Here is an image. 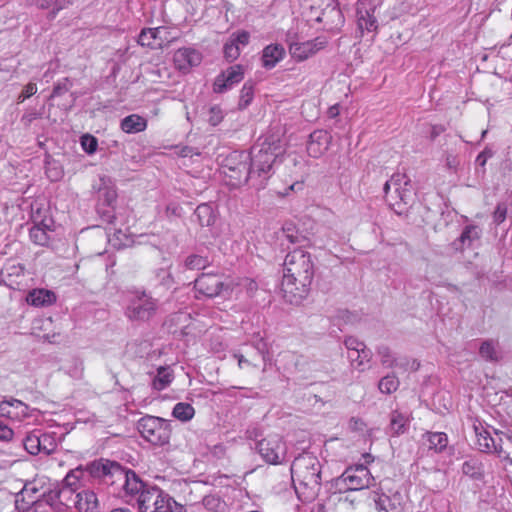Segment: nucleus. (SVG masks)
I'll list each match as a JSON object with an SVG mask.
<instances>
[{
  "label": "nucleus",
  "instance_id": "obj_1",
  "mask_svg": "<svg viewBox=\"0 0 512 512\" xmlns=\"http://www.w3.org/2000/svg\"><path fill=\"white\" fill-rule=\"evenodd\" d=\"M314 277L311 254L301 248L289 252L283 263L281 289L287 302L300 303L309 293Z\"/></svg>",
  "mask_w": 512,
  "mask_h": 512
},
{
  "label": "nucleus",
  "instance_id": "obj_2",
  "mask_svg": "<svg viewBox=\"0 0 512 512\" xmlns=\"http://www.w3.org/2000/svg\"><path fill=\"white\" fill-rule=\"evenodd\" d=\"M283 146L278 136L268 135L251 148L249 166L255 182L253 186L263 188L266 180L271 176L273 166L282 161Z\"/></svg>",
  "mask_w": 512,
  "mask_h": 512
},
{
  "label": "nucleus",
  "instance_id": "obj_3",
  "mask_svg": "<svg viewBox=\"0 0 512 512\" xmlns=\"http://www.w3.org/2000/svg\"><path fill=\"white\" fill-rule=\"evenodd\" d=\"M291 476L294 483L307 491V497L314 498L321 489V464L311 453H303L291 464Z\"/></svg>",
  "mask_w": 512,
  "mask_h": 512
},
{
  "label": "nucleus",
  "instance_id": "obj_4",
  "mask_svg": "<svg viewBox=\"0 0 512 512\" xmlns=\"http://www.w3.org/2000/svg\"><path fill=\"white\" fill-rule=\"evenodd\" d=\"M137 503L141 512H185L183 505L157 486L144 488Z\"/></svg>",
  "mask_w": 512,
  "mask_h": 512
},
{
  "label": "nucleus",
  "instance_id": "obj_5",
  "mask_svg": "<svg viewBox=\"0 0 512 512\" xmlns=\"http://www.w3.org/2000/svg\"><path fill=\"white\" fill-rule=\"evenodd\" d=\"M250 155L245 152H233L225 160L223 165V173L229 178L230 185L237 187L252 181L255 182L252 176V171L249 166Z\"/></svg>",
  "mask_w": 512,
  "mask_h": 512
},
{
  "label": "nucleus",
  "instance_id": "obj_6",
  "mask_svg": "<svg viewBox=\"0 0 512 512\" xmlns=\"http://www.w3.org/2000/svg\"><path fill=\"white\" fill-rule=\"evenodd\" d=\"M141 436L152 445L163 446L171 436L170 423L160 417L146 415L137 424Z\"/></svg>",
  "mask_w": 512,
  "mask_h": 512
},
{
  "label": "nucleus",
  "instance_id": "obj_7",
  "mask_svg": "<svg viewBox=\"0 0 512 512\" xmlns=\"http://www.w3.org/2000/svg\"><path fill=\"white\" fill-rule=\"evenodd\" d=\"M372 477L364 465L347 468L341 476L335 478L332 486L340 493L357 491L369 487Z\"/></svg>",
  "mask_w": 512,
  "mask_h": 512
},
{
  "label": "nucleus",
  "instance_id": "obj_8",
  "mask_svg": "<svg viewBox=\"0 0 512 512\" xmlns=\"http://www.w3.org/2000/svg\"><path fill=\"white\" fill-rule=\"evenodd\" d=\"M158 300L145 291L137 292L129 301L125 310L126 317L131 321L145 322L157 312Z\"/></svg>",
  "mask_w": 512,
  "mask_h": 512
},
{
  "label": "nucleus",
  "instance_id": "obj_9",
  "mask_svg": "<svg viewBox=\"0 0 512 512\" xmlns=\"http://www.w3.org/2000/svg\"><path fill=\"white\" fill-rule=\"evenodd\" d=\"M256 450L263 461L271 465L281 464L287 454L286 444L282 437L277 434L261 439L256 445Z\"/></svg>",
  "mask_w": 512,
  "mask_h": 512
},
{
  "label": "nucleus",
  "instance_id": "obj_10",
  "mask_svg": "<svg viewBox=\"0 0 512 512\" xmlns=\"http://www.w3.org/2000/svg\"><path fill=\"white\" fill-rule=\"evenodd\" d=\"M91 476L102 478L106 483L114 484L118 477H123V467L113 461L100 459L90 463L87 467Z\"/></svg>",
  "mask_w": 512,
  "mask_h": 512
},
{
  "label": "nucleus",
  "instance_id": "obj_11",
  "mask_svg": "<svg viewBox=\"0 0 512 512\" xmlns=\"http://www.w3.org/2000/svg\"><path fill=\"white\" fill-rule=\"evenodd\" d=\"M175 37L170 36L168 28L160 26L156 28H144L138 36V43L152 49L163 48Z\"/></svg>",
  "mask_w": 512,
  "mask_h": 512
},
{
  "label": "nucleus",
  "instance_id": "obj_12",
  "mask_svg": "<svg viewBox=\"0 0 512 512\" xmlns=\"http://www.w3.org/2000/svg\"><path fill=\"white\" fill-rule=\"evenodd\" d=\"M195 289L202 295L213 298L220 295L225 288L223 276L217 273H202L196 278Z\"/></svg>",
  "mask_w": 512,
  "mask_h": 512
},
{
  "label": "nucleus",
  "instance_id": "obj_13",
  "mask_svg": "<svg viewBox=\"0 0 512 512\" xmlns=\"http://www.w3.org/2000/svg\"><path fill=\"white\" fill-rule=\"evenodd\" d=\"M243 78L244 68L242 65L230 66L215 78L213 90L215 93H224L241 82Z\"/></svg>",
  "mask_w": 512,
  "mask_h": 512
},
{
  "label": "nucleus",
  "instance_id": "obj_14",
  "mask_svg": "<svg viewBox=\"0 0 512 512\" xmlns=\"http://www.w3.org/2000/svg\"><path fill=\"white\" fill-rule=\"evenodd\" d=\"M482 235V229L478 225H466L459 237L452 241L449 245L453 252H463L465 249L473 248Z\"/></svg>",
  "mask_w": 512,
  "mask_h": 512
},
{
  "label": "nucleus",
  "instance_id": "obj_15",
  "mask_svg": "<svg viewBox=\"0 0 512 512\" xmlns=\"http://www.w3.org/2000/svg\"><path fill=\"white\" fill-rule=\"evenodd\" d=\"M376 11L377 8L368 2H357V24L362 32H375L378 29Z\"/></svg>",
  "mask_w": 512,
  "mask_h": 512
},
{
  "label": "nucleus",
  "instance_id": "obj_16",
  "mask_svg": "<svg viewBox=\"0 0 512 512\" xmlns=\"http://www.w3.org/2000/svg\"><path fill=\"white\" fill-rule=\"evenodd\" d=\"M250 35L246 31L232 33L223 47L224 57L227 61L236 60L241 52V48L249 43Z\"/></svg>",
  "mask_w": 512,
  "mask_h": 512
},
{
  "label": "nucleus",
  "instance_id": "obj_17",
  "mask_svg": "<svg viewBox=\"0 0 512 512\" xmlns=\"http://www.w3.org/2000/svg\"><path fill=\"white\" fill-rule=\"evenodd\" d=\"M331 135L326 130L313 131L307 143V152L313 158L321 157L329 148Z\"/></svg>",
  "mask_w": 512,
  "mask_h": 512
},
{
  "label": "nucleus",
  "instance_id": "obj_18",
  "mask_svg": "<svg viewBox=\"0 0 512 512\" xmlns=\"http://www.w3.org/2000/svg\"><path fill=\"white\" fill-rule=\"evenodd\" d=\"M325 42L316 38L305 42H291L289 52L297 61H303L324 48Z\"/></svg>",
  "mask_w": 512,
  "mask_h": 512
},
{
  "label": "nucleus",
  "instance_id": "obj_19",
  "mask_svg": "<svg viewBox=\"0 0 512 512\" xmlns=\"http://www.w3.org/2000/svg\"><path fill=\"white\" fill-rule=\"evenodd\" d=\"M0 416L21 421L30 416L29 407L15 398L5 399L0 402Z\"/></svg>",
  "mask_w": 512,
  "mask_h": 512
},
{
  "label": "nucleus",
  "instance_id": "obj_20",
  "mask_svg": "<svg viewBox=\"0 0 512 512\" xmlns=\"http://www.w3.org/2000/svg\"><path fill=\"white\" fill-rule=\"evenodd\" d=\"M173 60L177 69L188 72L192 67L201 63L202 56L194 48H180L174 53Z\"/></svg>",
  "mask_w": 512,
  "mask_h": 512
},
{
  "label": "nucleus",
  "instance_id": "obj_21",
  "mask_svg": "<svg viewBox=\"0 0 512 512\" xmlns=\"http://www.w3.org/2000/svg\"><path fill=\"white\" fill-rule=\"evenodd\" d=\"M475 434L477 437L476 445L481 452L485 453H497L499 456L505 453L506 450L501 443H496V440L490 435V433L483 427L475 426Z\"/></svg>",
  "mask_w": 512,
  "mask_h": 512
},
{
  "label": "nucleus",
  "instance_id": "obj_22",
  "mask_svg": "<svg viewBox=\"0 0 512 512\" xmlns=\"http://www.w3.org/2000/svg\"><path fill=\"white\" fill-rule=\"evenodd\" d=\"M391 185L394 187V193L401 201L406 204L411 194V181L405 174H394L390 181H386V196L390 194Z\"/></svg>",
  "mask_w": 512,
  "mask_h": 512
},
{
  "label": "nucleus",
  "instance_id": "obj_23",
  "mask_svg": "<svg viewBox=\"0 0 512 512\" xmlns=\"http://www.w3.org/2000/svg\"><path fill=\"white\" fill-rule=\"evenodd\" d=\"M123 477H118L117 482L122 483L123 488L128 494L134 495L140 493L149 485L143 483L136 473L132 470L122 469Z\"/></svg>",
  "mask_w": 512,
  "mask_h": 512
},
{
  "label": "nucleus",
  "instance_id": "obj_24",
  "mask_svg": "<svg viewBox=\"0 0 512 512\" xmlns=\"http://www.w3.org/2000/svg\"><path fill=\"white\" fill-rule=\"evenodd\" d=\"M83 471L80 468L71 470L63 480V488L58 492L50 491L48 497L51 501H56L62 493L75 492L79 487L80 478Z\"/></svg>",
  "mask_w": 512,
  "mask_h": 512
},
{
  "label": "nucleus",
  "instance_id": "obj_25",
  "mask_svg": "<svg viewBox=\"0 0 512 512\" xmlns=\"http://www.w3.org/2000/svg\"><path fill=\"white\" fill-rule=\"evenodd\" d=\"M26 301L35 307H45L56 302V295L51 290L43 288L33 289L27 294Z\"/></svg>",
  "mask_w": 512,
  "mask_h": 512
},
{
  "label": "nucleus",
  "instance_id": "obj_26",
  "mask_svg": "<svg viewBox=\"0 0 512 512\" xmlns=\"http://www.w3.org/2000/svg\"><path fill=\"white\" fill-rule=\"evenodd\" d=\"M285 55V50L280 44L266 46L262 52V65L266 69L274 68Z\"/></svg>",
  "mask_w": 512,
  "mask_h": 512
},
{
  "label": "nucleus",
  "instance_id": "obj_27",
  "mask_svg": "<svg viewBox=\"0 0 512 512\" xmlns=\"http://www.w3.org/2000/svg\"><path fill=\"white\" fill-rule=\"evenodd\" d=\"M76 507L80 512H97L98 498L91 490H83L76 494Z\"/></svg>",
  "mask_w": 512,
  "mask_h": 512
},
{
  "label": "nucleus",
  "instance_id": "obj_28",
  "mask_svg": "<svg viewBox=\"0 0 512 512\" xmlns=\"http://www.w3.org/2000/svg\"><path fill=\"white\" fill-rule=\"evenodd\" d=\"M1 279L8 287L12 289L19 288L18 278L24 277V268L19 264L6 265L1 270Z\"/></svg>",
  "mask_w": 512,
  "mask_h": 512
},
{
  "label": "nucleus",
  "instance_id": "obj_29",
  "mask_svg": "<svg viewBox=\"0 0 512 512\" xmlns=\"http://www.w3.org/2000/svg\"><path fill=\"white\" fill-rule=\"evenodd\" d=\"M266 343L259 340L255 346L254 355L250 359L246 358L243 354H235L234 357L238 360V366L243 368L244 364L251 365L255 368L259 367V361L265 362L266 360Z\"/></svg>",
  "mask_w": 512,
  "mask_h": 512
},
{
  "label": "nucleus",
  "instance_id": "obj_30",
  "mask_svg": "<svg viewBox=\"0 0 512 512\" xmlns=\"http://www.w3.org/2000/svg\"><path fill=\"white\" fill-rule=\"evenodd\" d=\"M121 129L128 134L142 132L147 127V120L140 115L131 114L121 121Z\"/></svg>",
  "mask_w": 512,
  "mask_h": 512
},
{
  "label": "nucleus",
  "instance_id": "obj_31",
  "mask_svg": "<svg viewBox=\"0 0 512 512\" xmlns=\"http://www.w3.org/2000/svg\"><path fill=\"white\" fill-rule=\"evenodd\" d=\"M194 215L202 227L212 226L216 220V214L213 207L207 203L198 205L195 209Z\"/></svg>",
  "mask_w": 512,
  "mask_h": 512
},
{
  "label": "nucleus",
  "instance_id": "obj_32",
  "mask_svg": "<svg viewBox=\"0 0 512 512\" xmlns=\"http://www.w3.org/2000/svg\"><path fill=\"white\" fill-rule=\"evenodd\" d=\"M173 378L171 369L161 366L157 369V374L152 380V387L157 391H162L170 385Z\"/></svg>",
  "mask_w": 512,
  "mask_h": 512
},
{
  "label": "nucleus",
  "instance_id": "obj_33",
  "mask_svg": "<svg viewBox=\"0 0 512 512\" xmlns=\"http://www.w3.org/2000/svg\"><path fill=\"white\" fill-rule=\"evenodd\" d=\"M462 472L474 480H481L484 477V468L481 461L470 458L462 464Z\"/></svg>",
  "mask_w": 512,
  "mask_h": 512
},
{
  "label": "nucleus",
  "instance_id": "obj_34",
  "mask_svg": "<svg viewBox=\"0 0 512 512\" xmlns=\"http://www.w3.org/2000/svg\"><path fill=\"white\" fill-rule=\"evenodd\" d=\"M20 443L23 445L24 449L31 455H38L40 453V430H34L20 440Z\"/></svg>",
  "mask_w": 512,
  "mask_h": 512
},
{
  "label": "nucleus",
  "instance_id": "obj_35",
  "mask_svg": "<svg viewBox=\"0 0 512 512\" xmlns=\"http://www.w3.org/2000/svg\"><path fill=\"white\" fill-rule=\"evenodd\" d=\"M102 185L98 188V200L107 206H112L117 199V192L114 186L108 185L101 178Z\"/></svg>",
  "mask_w": 512,
  "mask_h": 512
},
{
  "label": "nucleus",
  "instance_id": "obj_36",
  "mask_svg": "<svg viewBox=\"0 0 512 512\" xmlns=\"http://www.w3.org/2000/svg\"><path fill=\"white\" fill-rule=\"evenodd\" d=\"M429 443V449H433L437 453H441L448 444V437L443 432H427L425 434Z\"/></svg>",
  "mask_w": 512,
  "mask_h": 512
},
{
  "label": "nucleus",
  "instance_id": "obj_37",
  "mask_svg": "<svg viewBox=\"0 0 512 512\" xmlns=\"http://www.w3.org/2000/svg\"><path fill=\"white\" fill-rule=\"evenodd\" d=\"M408 426V417L398 411H393L391 413L390 419V430L393 435L403 434Z\"/></svg>",
  "mask_w": 512,
  "mask_h": 512
},
{
  "label": "nucleus",
  "instance_id": "obj_38",
  "mask_svg": "<svg viewBox=\"0 0 512 512\" xmlns=\"http://www.w3.org/2000/svg\"><path fill=\"white\" fill-rule=\"evenodd\" d=\"M172 415L182 422H187L194 417L195 409L189 403L179 402L174 406Z\"/></svg>",
  "mask_w": 512,
  "mask_h": 512
},
{
  "label": "nucleus",
  "instance_id": "obj_39",
  "mask_svg": "<svg viewBox=\"0 0 512 512\" xmlns=\"http://www.w3.org/2000/svg\"><path fill=\"white\" fill-rule=\"evenodd\" d=\"M283 236L292 244H301L306 237L300 233L292 222H287L282 227Z\"/></svg>",
  "mask_w": 512,
  "mask_h": 512
},
{
  "label": "nucleus",
  "instance_id": "obj_40",
  "mask_svg": "<svg viewBox=\"0 0 512 512\" xmlns=\"http://www.w3.org/2000/svg\"><path fill=\"white\" fill-rule=\"evenodd\" d=\"M40 453L50 455L57 448L55 433H45L40 430Z\"/></svg>",
  "mask_w": 512,
  "mask_h": 512
},
{
  "label": "nucleus",
  "instance_id": "obj_41",
  "mask_svg": "<svg viewBox=\"0 0 512 512\" xmlns=\"http://www.w3.org/2000/svg\"><path fill=\"white\" fill-rule=\"evenodd\" d=\"M254 97V83L252 81H247L244 83L239 97L238 107L239 109L247 108L252 102Z\"/></svg>",
  "mask_w": 512,
  "mask_h": 512
},
{
  "label": "nucleus",
  "instance_id": "obj_42",
  "mask_svg": "<svg viewBox=\"0 0 512 512\" xmlns=\"http://www.w3.org/2000/svg\"><path fill=\"white\" fill-rule=\"evenodd\" d=\"M30 239L37 245L45 246L49 240V233L41 225H34L29 232Z\"/></svg>",
  "mask_w": 512,
  "mask_h": 512
},
{
  "label": "nucleus",
  "instance_id": "obj_43",
  "mask_svg": "<svg viewBox=\"0 0 512 512\" xmlns=\"http://www.w3.org/2000/svg\"><path fill=\"white\" fill-rule=\"evenodd\" d=\"M38 492V489L32 485V484H28V485H25L21 494L23 496V498H28L29 501L28 503L29 504H35L37 502H39L41 500V498L43 497L45 499V501L47 503H53L54 501H51L48 497V494L46 495L45 493L37 496L36 493Z\"/></svg>",
  "mask_w": 512,
  "mask_h": 512
},
{
  "label": "nucleus",
  "instance_id": "obj_44",
  "mask_svg": "<svg viewBox=\"0 0 512 512\" xmlns=\"http://www.w3.org/2000/svg\"><path fill=\"white\" fill-rule=\"evenodd\" d=\"M210 262L207 257H203L197 254L189 255L185 259V267L190 270H202L209 266Z\"/></svg>",
  "mask_w": 512,
  "mask_h": 512
},
{
  "label": "nucleus",
  "instance_id": "obj_45",
  "mask_svg": "<svg viewBox=\"0 0 512 512\" xmlns=\"http://www.w3.org/2000/svg\"><path fill=\"white\" fill-rule=\"evenodd\" d=\"M202 502L206 509L214 512L220 511L224 506V503L221 501V499L215 495L205 496Z\"/></svg>",
  "mask_w": 512,
  "mask_h": 512
},
{
  "label": "nucleus",
  "instance_id": "obj_46",
  "mask_svg": "<svg viewBox=\"0 0 512 512\" xmlns=\"http://www.w3.org/2000/svg\"><path fill=\"white\" fill-rule=\"evenodd\" d=\"M81 146L86 153L93 154L97 150L98 142L94 136L85 134L81 137Z\"/></svg>",
  "mask_w": 512,
  "mask_h": 512
},
{
  "label": "nucleus",
  "instance_id": "obj_47",
  "mask_svg": "<svg viewBox=\"0 0 512 512\" xmlns=\"http://www.w3.org/2000/svg\"><path fill=\"white\" fill-rule=\"evenodd\" d=\"M479 353L486 360H496L495 348L491 341H484L480 346Z\"/></svg>",
  "mask_w": 512,
  "mask_h": 512
},
{
  "label": "nucleus",
  "instance_id": "obj_48",
  "mask_svg": "<svg viewBox=\"0 0 512 512\" xmlns=\"http://www.w3.org/2000/svg\"><path fill=\"white\" fill-rule=\"evenodd\" d=\"M223 117V111L218 105L210 107L207 120L212 126L218 125L223 120Z\"/></svg>",
  "mask_w": 512,
  "mask_h": 512
},
{
  "label": "nucleus",
  "instance_id": "obj_49",
  "mask_svg": "<svg viewBox=\"0 0 512 512\" xmlns=\"http://www.w3.org/2000/svg\"><path fill=\"white\" fill-rule=\"evenodd\" d=\"M399 379L395 371L386 374V394L395 392L399 387Z\"/></svg>",
  "mask_w": 512,
  "mask_h": 512
},
{
  "label": "nucleus",
  "instance_id": "obj_50",
  "mask_svg": "<svg viewBox=\"0 0 512 512\" xmlns=\"http://www.w3.org/2000/svg\"><path fill=\"white\" fill-rule=\"evenodd\" d=\"M507 216V206L505 203H498L493 213V221L497 225L503 223Z\"/></svg>",
  "mask_w": 512,
  "mask_h": 512
},
{
  "label": "nucleus",
  "instance_id": "obj_51",
  "mask_svg": "<svg viewBox=\"0 0 512 512\" xmlns=\"http://www.w3.org/2000/svg\"><path fill=\"white\" fill-rule=\"evenodd\" d=\"M70 88V81L65 78L63 82L58 83L54 86L51 97H58L66 93Z\"/></svg>",
  "mask_w": 512,
  "mask_h": 512
},
{
  "label": "nucleus",
  "instance_id": "obj_52",
  "mask_svg": "<svg viewBox=\"0 0 512 512\" xmlns=\"http://www.w3.org/2000/svg\"><path fill=\"white\" fill-rule=\"evenodd\" d=\"M13 437V430L8 425H6L2 420H0V440L11 441Z\"/></svg>",
  "mask_w": 512,
  "mask_h": 512
},
{
  "label": "nucleus",
  "instance_id": "obj_53",
  "mask_svg": "<svg viewBox=\"0 0 512 512\" xmlns=\"http://www.w3.org/2000/svg\"><path fill=\"white\" fill-rule=\"evenodd\" d=\"M37 92V86L34 83H28L24 89L22 90L21 94L18 97L19 102L24 101L25 99L33 96Z\"/></svg>",
  "mask_w": 512,
  "mask_h": 512
},
{
  "label": "nucleus",
  "instance_id": "obj_54",
  "mask_svg": "<svg viewBox=\"0 0 512 512\" xmlns=\"http://www.w3.org/2000/svg\"><path fill=\"white\" fill-rule=\"evenodd\" d=\"M182 212V207L175 202H171L166 206L165 213L167 217L175 216L180 217Z\"/></svg>",
  "mask_w": 512,
  "mask_h": 512
},
{
  "label": "nucleus",
  "instance_id": "obj_55",
  "mask_svg": "<svg viewBox=\"0 0 512 512\" xmlns=\"http://www.w3.org/2000/svg\"><path fill=\"white\" fill-rule=\"evenodd\" d=\"M347 350H360L365 347L364 343L354 337H348L344 342Z\"/></svg>",
  "mask_w": 512,
  "mask_h": 512
},
{
  "label": "nucleus",
  "instance_id": "obj_56",
  "mask_svg": "<svg viewBox=\"0 0 512 512\" xmlns=\"http://www.w3.org/2000/svg\"><path fill=\"white\" fill-rule=\"evenodd\" d=\"M370 352L366 349V347H363L360 349L359 352V360L357 362L356 368L358 369H364L365 364L369 361Z\"/></svg>",
  "mask_w": 512,
  "mask_h": 512
},
{
  "label": "nucleus",
  "instance_id": "obj_57",
  "mask_svg": "<svg viewBox=\"0 0 512 512\" xmlns=\"http://www.w3.org/2000/svg\"><path fill=\"white\" fill-rule=\"evenodd\" d=\"M493 153L489 149L483 150L476 158V164L482 168L485 167L487 159L492 157Z\"/></svg>",
  "mask_w": 512,
  "mask_h": 512
},
{
  "label": "nucleus",
  "instance_id": "obj_58",
  "mask_svg": "<svg viewBox=\"0 0 512 512\" xmlns=\"http://www.w3.org/2000/svg\"><path fill=\"white\" fill-rule=\"evenodd\" d=\"M445 131V127L442 125H432L430 127L429 138L431 141L435 140L441 133Z\"/></svg>",
  "mask_w": 512,
  "mask_h": 512
},
{
  "label": "nucleus",
  "instance_id": "obj_59",
  "mask_svg": "<svg viewBox=\"0 0 512 512\" xmlns=\"http://www.w3.org/2000/svg\"><path fill=\"white\" fill-rule=\"evenodd\" d=\"M496 434L499 436L498 438V441H496V443H501L502 446L505 448L506 452L503 453L504 454V459H509V452H508V449H509V443L506 441L505 439V436L503 434H506L505 432H496Z\"/></svg>",
  "mask_w": 512,
  "mask_h": 512
},
{
  "label": "nucleus",
  "instance_id": "obj_60",
  "mask_svg": "<svg viewBox=\"0 0 512 512\" xmlns=\"http://www.w3.org/2000/svg\"><path fill=\"white\" fill-rule=\"evenodd\" d=\"M385 358H386V365L389 364V366H391V367H395L397 369H402L403 371H405V367H404L405 364L398 363L397 360L392 358L389 353L386 352Z\"/></svg>",
  "mask_w": 512,
  "mask_h": 512
},
{
  "label": "nucleus",
  "instance_id": "obj_61",
  "mask_svg": "<svg viewBox=\"0 0 512 512\" xmlns=\"http://www.w3.org/2000/svg\"><path fill=\"white\" fill-rule=\"evenodd\" d=\"M446 165L450 169H456L459 165V160L457 156H454L452 154H447L446 156Z\"/></svg>",
  "mask_w": 512,
  "mask_h": 512
},
{
  "label": "nucleus",
  "instance_id": "obj_62",
  "mask_svg": "<svg viewBox=\"0 0 512 512\" xmlns=\"http://www.w3.org/2000/svg\"><path fill=\"white\" fill-rule=\"evenodd\" d=\"M359 352L360 350H348V359L350 360L351 365L355 368L359 360Z\"/></svg>",
  "mask_w": 512,
  "mask_h": 512
},
{
  "label": "nucleus",
  "instance_id": "obj_63",
  "mask_svg": "<svg viewBox=\"0 0 512 512\" xmlns=\"http://www.w3.org/2000/svg\"><path fill=\"white\" fill-rule=\"evenodd\" d=\"M38 114L36 112L26 113L22 116L21 121L24 125H30L32 121L37 118Z\"/></svg>",
  "mask_w": 512,
  "mask_h": 512
},
{
  "label": "nucleus",
  "instance_id": "obj_64",
  "mask_svg": "<svg viewBox=\"0 0 512 512\" xmlns=\"http://www.w3.org/2000/svg\"><path fill=\"white\" fill-rule=\"evenodd\" d=\"M52 223H53L52 219L45 218V219L41 220L39 223H35L34 225H41L49 233L52 231V229H51Z\"/></svg>",
  "mask_w": 512,
  "mask_h": 512
}]
</instances>
